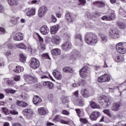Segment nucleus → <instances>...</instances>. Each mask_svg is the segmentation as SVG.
Returning <instances> with one entry per match:
<instances>
[{
  "label": "nucleus",
  "mask_w": 126,
  "mask_h": 126,
  "mask_svg": "<svg viewBox=\"0 0 126 126\" xmlns=\"http://www.w3.org/2000/svg\"><path fill=\"white\" fill-rule=\"evenodd\" d=\"M85 42L88 45H90L91 46L95 45V44L98 43V37L94 33H87L85 35Z\"/></svg>",
  "instance_id": "1"
},
{
  "label": "nucleus",
  "mask_w": 126,
  "mask_h": 126,
  "mask_svg": "<svg viewBox=\"0 0 126 126\" xmlns=\"http://www.w3.org/2000/svg\"><path fill=\"white\" fill-rule=\"evenodd\" d=\"M99 103L103 108H107L111 105V98L107 96H101L99 98Z\"/></svg>",
  "instance_id": "2"
},
{
  "label": "nucleus",
  "mask_w": 126,
  "mask_h": 126,
  "mask_svg": "<svg viewBox=\"0 0 126 126\" xmlns=\"http://www.w3.org/2000/svg\"><path fill=\"white\" fill-rule=\"evenodd\" d=\"M29 63L30 66L32 69H37L40 66V62L35 58H32Z\"/></svg>",
  "instance_id": "3"
},
{
  "label": "nucleus",
  "mask_w": 126,
  "mask_h": 126,
  "mask_svg": "<svg viewBox=\"0 0 126 126\" xmlns=\"http://www.w3.org/2000/svg\"><path fill=\"white\" fill-rule=\"evenodd\" d=\"M110 36L113 39H117L120 38L121 32L118 30V29H113L110 30Z\"/></svg>",
  "instance_id": "4"
},
{
  "label": "nucleus",
  "mask_w": 126,
  "mask_h": 126,
  "mask_svg": "<svg viewBox=\"0 0 126 126\" xmlns=\"http://www.w3.org/2000/svg\"><path fill=\"white\" fill-rule=\"evenodd\" d=\"M110 80H111V77L108 74H104L98 78V82L99 83H102V82H109Z\"/></svg>",
  "instance_id": "5"
},
{
  "label": "nucleus",
  "mask_w": 126,
  "mask_h": 126,
  "mask_svg": "<svg viewBox=\"0 0 126 126\" xmlns=\"http://www.w3.org/2000/svg\"><path fill=\"white\" fill-rule=\"evenodd\" d=\"M113 57L114 61L117 62V63H122V62L125 61V56L123 54L120 55L115 53L113 54Z\"/></svg>",
  "instance_id": "6"
},
{
  "label": "nucleus",
  "mask_w": 126,
  "mask_h": 126,
  "mask_svg": "<svg viewBox=\"0 0 126 126\" xmlns=\"http://www.w3.org/2000/svg\"><path fill=\"white\" fill-rule=\"evenodd\" d=\"M116 49L117 52L120 54H122V55L126 53V49L124 48V46H123V43L122 42L118 43L116 45Z\"/></svg>",
  "instance_id": "7"
},
{
  "label": "nucleus",
  "mask_w": 126,
  "mask_h": 126,
  "mask_svg": "<svg viewBox=\"0 0 126 126\" xmlns=\"http://www.w3.org/2000/svg\"><path fill=\"white\" fill-rule=\"evenodd\" d=\"M23 114L27 119L30 120L33 116V110L31 109H26L23 110Z\"/></svg>",
  "instance_id": "8"
},
{
  "label": "nucleus",
  "mask_w": 126,
  "mask_h": 126,
  "mask_svg": "<svg viewBox=\"0 0 126 126\" xmlns=\"http://www.w3.org/2000/svg\"><path fill=\"white\" fill-rule=\"evenodd\" d=\"M74 96L76 97L77 98V103L78 106H82L84 105V100L81 97H78V91H76L73 93Z\"/></svg>",
  "instance_id": "9"
},
{
  "label": "nucleus",
  "mask_w": 126,
  "mask_h": 126,
  "mask_svg": "<svg viewBox=\"0 0 126 126\" xmlns=\"http://www.w3.org/2000/svg\"><path fill=\"white\" fill-rule=\"evenodd\" d=\"M116 18V14L114 11H112L108 16H103L101 17L102 20H106L110 21Z\"/></svg>",
  "instance_id": "10"
},
{
  "label": "nucleus",
  "mask_w": 126,
  "mask_h": 126,
  "mask_svg": "<svg viewBox=\"0 0 126 126\" xmlns=\"http://www.w3.org/2000/svg\"><path fill=\"white\" fill-rule=\"evenodd\" d=\"M48 8L45 6H42L40 7L38 10V17H43V16L45 15L46 12H47Z\"/></svg>",
  "instance_id": "11"
},
{
  "label": "nucleus",
  "mask_w": 126,
  "mask_h": 126,
  "mask_svg": "<svg viewBox=\"0 0 126 126\" xmlns=\"http://www.w3.org/2000/svg\"><path fill=\"white\" fill-rule=\"evenodd\" d=\"M65 18L68 21V22H72L76 19V15L74 14H70V13L67 12L65 15Z\"/></svg>",
  "instance_id": "12"
},
{
  "label": "nucleus",
  "mask_w": 126,
  "mask_h": 126,
  "mask_svg": "<svg viewBox=\"0 0 126 126\" xmlns=\"http://www.w3.org/2000/svg\"><path fill=\"white\" fill-rule=\"evenodd\" d=\"M100 112L98 111H94L90 115V119L91 121H97V119L100 117Z\"/></svg>",
  "instance_id": "13"
},
{
  "label": "nucleus",
  "mask_w": 126,
  "mask_h": 126,
  "mask_svg": "<svg viewBox=\"0 0 126 126\" xmlns=\"http://www.w3.org/2000/svg\"><path fill=\"white\" fill-rule=\"evenodd\" d=\"M88 69V68L86 66L82 67V68L79 71L81 77L82 78H85L86 77H87Z\"/></svg>",
  "instance_id": "14"
},
{
  "label": "nucleus",
  "mask_w": 126,
  "mask_h": 126,
  "mask_svg": "<svg viewBox=\"0 0 126 126\" xmlns=\"http://www.w3.org/2000/svg\"><path fill=\"white\" fill-rule=\"evenodd\" d=\"M121 107H122V103L121 102L114 103L111 107V110L114 111V112H118V111H120Z\"/></svg>",
  "instance_id": "15"
},
{
  "label": "nucleus",
  "mask_w": 126,
  "mask_h": 126,
  "mask_svg": "<svg viewBox=\"0 0 126 126\" xmlns=\"http://www.w3.org/2000/svg\"><path fill=\"white\" fill-rule=\"evenodd\" d=\"M40 32L43 35H48L50 30L47 26H43L40 29Z\"/></svg>",
  "instance_id": "16"
},
{
  "label": "nucleus",
  "mask_w": 126,
  "mask_h": 126,
  "mask_svg": "<svg viewBox=\"0 0 126 126\" xmlns=\"http://www.w3.org/2000/svg\"><path fill=\"white\" fill-rule=\"evenodd\" d=\"M71 43L69 42H66L62 45V49L64 51H68L69 49H71Z\"/></svg>",
  "instance_id": "17"
},
{
  "label": "nucleus",
  "mask_w": 126,
  "mask_h": 126,
  "mask_svg": "<svg viewBox=\"0 0 126 126\" xmlns=\"http://www.w3.org/2000/svg\"><path fill=\"white\" fill-rule=\"evenodd\" d=\"M24 77L26 81H27L28 82L29 81H32V82H37V79L35 77L29 75H25Z\"/></svg>",
  "instance_id": "18"
},
{
  "label": "nucleus",
  "mask_w": 126,
  "mask_h": 126,
  "mask_svg": "<svg viewBox=\"0 0 126 126\" xmlns=\"http://www.w3.org/2000/svg\"><path fill=\"white\" fill-rule=\"evenodd\" d=\"M14 41H22L23 40V34L21 32H18L13 36Z\"/></svg>",
  "instance_id": "19"
},
{
  "label": "nucleus",
  "mask_w": 126,
  "mask_h": 126,
  "mask_svg": "<svg viewBox=\"0 0 126 126\" xmlns=\"http://www.w3.org/2000/svg\"><path fill=\"white\" fill-rule=\"evenodd\" d=\"M51 42L55 45H59L61 43V38L58 35H55L52 38Z\"/></svg>",
  "instance_id": "20"
},
{
  "label": "nucleus",
  "mask_w": 126,
  "mask_h": 126,
  "mask_svg": "<svg viewBox=\"0 0 126 126\" xmlns=\"http://www.w3.org/2000/svg\"><path fill=\"white\" fill-rule=\"evenodd\" d=\"M42 102V98L38 95H35L33 97V103L34 105H40Z\"/></svg>",
  "instance_id": "21"
},
{
  "label": "nucleus",
  "mask_w": 126,
  "mask_h": 126,
  "mask_svg": "<svg viewBox=\"0 0 126 126\" xmlns=\"http://www.w3.org/2000/svg\"><path fill=\"white\" fill-rule=\"evenodd\" d=\"M43 86H46L49 89H53L54 88V84L52 82H44L43 83Z\"/></svg>",
  "instance_id": "22"
},
{
  "label": "nucleus",
  "mask_w": 126,
  "mask_h": 126,
  "mask_svg": "<svg viewBox=\"0 0 126 126\" xmlns=\"http://www.w3.org/2000/svg\"><path fill=\"white\" fill-rule=\"evenodd\" d=\"M53 75L58 80H61V79H62V75H61V73H60L59 71L55 70L53 72Z\"/></svg>",
  "instance_id": "23"
},
{
  "label": "nucleus",
  "mask_w": 126,
  "mask_h": 126,
  "mask_svg": "<svg viewBox=\"0 0 126 126\" xmlns=\"http://www.w3.org/2000/svg\"><path fill=\"white\" fill-rule=\"evenodd\" d=\"M51 52L53 56H59L61 55V49L59 48L53 49Z\"/></svg>",
  "instance_id": "24"
},
{
  "label": "nucleus",
  "mask_w": 126,
  "mask_h": 126,
  "mask_svg": "<svg viewBox=\"0 0 126 126\" xmlns=\"http://www.w3.org/2000/svg\"><path fill=\"white\" fill-rule=\"evenodd\" d=\"M16 105H17V106H19L20 107H23L24 108L28 107V104L23 101L17 100Z\"/></svg>",
  "instance_id": "25"
},
{
  "label": "nucleus",
  "mask_w": 126,
  "mask_h": 126,
  "mask_svg": "<svg viewBox=\"0 0 126 126\" xmlns=\"http://www.w3.org/2000/svg\"><path fill=\"white\" fill-rule=\"evenodd\" d=\"M60 26L59 25H56L51 27L50 30V32L51 34H56L57 32H58V30H59V28Z\"/></svg>",
  "instance_id": "26"
},
{
  "label": "nucleus",
  "mask_w": 126,
  "mask_h": 126,
  "mask_svg": "<svg viewBox=\"0 0 126 126\" xmlns=\"http://www.w3.org/2000/svg\"><path fill=\"white\" fill-rule=\"evenodd\" d=\"M39 114L40 115H41L42 116H45V115H47L48 114V111L46 110L45 108L43 107H41L38 109V110Z\"/></svg>",
  "instance_id": "27"
},
{
  "label": "nucleus",
  "mask_w": 126,
  "mask_h": 126,
  "mask_svg": "<svg viewBox=\"0 0 126 126\" xmlns=\"http://www.w3.org/2000/svg\"><path fill=\"white\" fill-rule=\"evenodd\" d=\"M35 13L36 9L35 8H32L27 12V16H33V15H35Z\"/></svg>",
  "instance_id": "28"
},
{
  "label": "nucleus",
  "mask_w": 126,
  "mask_h": 126,
  "mask_svg": "<svg viewBox=\"0 0 126 126\" xmlns=\"http://www.w3.org/2000/svg\"><path fill=\"white\" fill-rule=\"evenodd\" d=\"M81 93L84 98H87V97H89V94L86 89L82 90Z\"/></svg>",
  "instance_id": "29"
},
{
  "label": "nucleus",
  "mask_w": 126,
  "mask_h": 126,
  "mask_svg": "<svg viewBox=\"0 0 126 126\" xmlns=\"http://www.w3.org/2000/svg\"><path fill=\"white\" fill-rule=\"evenodd\" d=\"M7 1L10 5H17L18 4V0H7Z\"/></svg>",
  "instance_id": "30"
},
{
  "label": "nucleus",
  "mask_w": 126,
  "mask_h": 126,
  "mask_svg": "<svg viewBox=\"0 0 126 126\" xmlns=\"http://www.w3.org/2000/svg\"><path fill=\"white\" fill-rule=\"evenodd\" d=\"M16 46L18 49H22L23 50H26V49H27V46H26L23 43H20L16 44Z\"/></svg>",
  "instance_id": "31"
},
{
  "label": "nucleus",
  "mask_w": 126,
  "mask_h": 126,
  "mask_svg": "<svg viewBox=\"0 0 126 126\" xmlns=\"http://www.w3.org/2000/svg\"><path fill=\"white\" fill-rule=\"evenodd\" d=\"M24 68L22 66H17L16 68L13 70V71L16 72V73H20L22 71H23Z\"/></svg>",
  "instance_id": "32"
},
{
  "label": "nucleus",
  "mask_w": 126,
  "mask_h": 126,
  "mask_svg": "<svg viewBox=\"0 0 126 126\" xmlns=\"http://www.w3.org/2000/svg\"><path fill=\"white\" fill-rule=\"evenodd\" d=\"M90 105L91 108H92L93 109H100V106L93 101H92L91 102Z\"/></svg>",
  "instance_id": "33"
},
{
  "label": "nucleus",
  "mask_w": 126,
  "mask_h": 126,
  "mask_svg": "<svg viewBox=\"0 0 126 126\" xmlns=\"http://www.w3.org/2000/svg\"><path fill=\"white\" fill-rule=\"evenodd\" d=\"M63 69L64 72L69 73V72H72L73 71V69L69 67H64V68H63Z\"/></svg>",
  "instance_id": "34"
},
{
  "label": "nucleus",
  "mask_w": 126,
  "mask_h": 126,
  "mask_svg": "<svg viewBox=\"0 0 126 126\" xmlns=\"http://www.w3.org/2000/svg\"><path fill=\"white\" fill-rule=\"evenodd\" d=\"M6 83L9 85L10 86H13L15 82L14 80H9L8 79H6Z\"/></svg>",
  "instance_id": "35"
},
{
  "label": "nucleus",
  "mask_w": 126,
  "mask_h": 126,
  "mask_svg": "<svg viewBox=\"0 0 126 126\" xmlns=\"http://www.w3.org/2000/svg\"><path fill=\"white\" fill-rule=\"evenodd\" d=\"M4 91L7 94H9V93H11V94H14V93L16 92V91L12 90L11 89H5Z\"/></svg>",
  "instance_id": "36"
},
{
  "label": "nucleus",
  "mask_w": 126,
  "mask_h": 126,
  "mask_svg": "<svg viewBox=\"0 0 126 126\" xmlns=\"http://www.w3.org/2000/svg\"><path fill=\"white\" fill-rule=\"evenodd\" d=\"M93 3L96 5H98L99 7H103V6H105V4L101 1H97L94 2Z\"/></svg>",
  "instance_id": "37"
},
{
  "label": "nucleus",
  "mask_w": 126,
  "mask_h": 126,
  "mask_svg": "<svg viewBox=\"0 0 126 126\" xmlns=\"http://www.w3.org/2000/svg\"><path fill=\"white\" fill-rule=\"evenodd\" d=\"M117 25L119 26V28H121V29H125L126 27V24L124 23H122L121 22H118Z\"/></svg>",
  "instance_id": "38"
},
{
  "label": "nucleus",
  "mask_w": 126,
  "mask_h": 126,
  "mask_svg": "<svg viewBox=\"0 0 126 126\" xmlns=\"http://www.w3.org/2000/svg\"><path fill=\"white\" fill-rule=\"evenodd\" d=\"M102 43H107L108 42V37L105 35H102L101 36Z\"/></svg>",
  "instance_id": "39"
},
{
  "label": "nucleus",
  "mask_w": 126,
  "mask_h": 126,
  "mask_svg": "<svg viewBox=\"0 0 126 126\" xmlns=\"http://www.w3.org/2000/svg\"><path fill=\"white\" fill-rule=\"evenodd\" d=\"M20 61L21 63H24L26 61V57L23 54H20Z\"/></svg>",
  "instance_id": "40"
},
{
  "label": "nucleus",
  "mask_w": 126,
  "mask_h": 126,
  "mask_svg": "<svg viewBox=\"0 0 126 126\" xmlns=\"http://www.w3.org/2000/svg\"><path fill=\"white\" fill-rule=\"evenodd\" d=\"M2 111L3 113V114H5V115H9L8 109H7V108H6V107L2 108Z\"/></svg>",
  "instance_id": "41"
},
{
  "label": "nucleus",
  "mask_w": 126,
  "mask_h": 126,
  "mask_svg": "<svg viewBox=\"0 0 126 126\" xmlns=\"http://www.w3.org/2000/svg\"><path fill=\"white\" fill-rule=\"evenodd\" d=\"M103 112V113H104V114H106V115H107V116H108V117H109L110 118L112 117V114H111V112H110V110L106 109V110H104Z\"/></svg>",
  "instance_id": "42"
},
{
  "label": "nucleus",
  "mask_w": 126,
  "mask_h": 126,
  "mask_svg": "<svg viewBox=\"0 0 126 126\" xmlns=\"http://www.w3.org/2000/svg\"><path fill=\"white\" fill-rule=\"evenodd\" d=\"M47 98L49 100V102H50V103H52V102H53V100H54V95H53V94H48Z\"/></svg>",
  "instance_id": "43"
},
{
  "label": "nucleus",
  "mask_w": 126,
  "mask_h": 126,
  "mask_svg": "<svg viewBox=\"0 0 126 126\" xmlns=\"http://www.w3.org/2000/svg\"><path fill=\"white\" fill-rule=\"evenodd\" d=\"M76 39H79L80 40L81 45H82V36L81 34H77L75 35Z\"/></svg>",
  "instance_id": "44"
},
{
  "label": "nucleus",
  "mask_w": 126,
  "mask_h": 126,
  "mask_svg": "<svg viewBox=\"0 0 126 126\" xmlns=\"http://www.w3.org/2000/svg\"><path fill=\"white\" fill-rule=\"evenodd\" d=\"M119 14H120V15L124 16L126 14V11H125L123 8H121L119 9Z\"/></svg>",
  "instance_id": "45"
},
{
  "label": "nucleus",
  "mask_w": 126,
  "mask_h": 126,
  "mask_svg": "<svg viewBox=\"0 0 126 126\" xmlns=\"http://www.w3.org/2000/svg\"><path fill=\"white\" fill-rule=\"evenodd\" d=\"M75 110L77 113L78 117H80V115H81V110L79 109H75Z\"/></svg>",
  "instance_id": "46"
},
{
  "label": "nucleus",
  "mask_w": 126,
  "mask_h": 126,
  "mask_svg": "<svg viewBox=\"0 0 126 126\" xmlns=\"http://www.w3.org/2000/svg\"><path fill=\"white\" fill-rule=\"evenodd\" d=\"M80 122H81V123H82V124H87L88 121H87V119L81 118L80 119Z\"/></svg>",
  "instance_id": "47"
},
{
  "label": "nucleus",
  "mask_w": 126,
  "mask_h": 126,
  "mask_svg": "<svg viewBox=\"0 0 126 126\" xmlns=\"http://www.w3.org/2000/svg\"><path fill=\"white\" fill-rule=\"evenodd\" d=\"M80 86V83H74L72 84V87H78V86Z\"/></svg>",
  "instance_id": "48"
},
{
  "label": "nucleus",
  "mask_w": 126,
  "mask_h": 126,
  "mask_svg": "<svg viewBox=\"0 0 126 126\" xmlns=\"http://www.w3.org/2000/svg\"><path fill=\"white\" fill-rule=\"evenodd\" d=\"M36 35L38 36V37L39 38V40L40 43H43V42H44V39H43V38L42 37H41L38 34V33H36Z\"/></svg>",
  "instance_id": "49"
},
{
  "label": "nucleus",
  "mask_w": 126,
  "mask_h": 126,
  "mask_svg": "<svg viewBox=\"0 0 126 126\" xmlns=\"http://www.w3.org/2000/svg\"><path fill=\"white\" fill-rule=\"evenodd\" d=\"M60 115L57 116L54 119L53 121H55V122H60L61 121V119H60Z\"/></svg>",
  "instance_id": "50"
},
{
  "label": "nucleus",
  "mask_w": 126,
  "mask_h": 126,
  "mask_svg": "<svg viewBox=\"0 0 126 126\" xmlns=\"http://www.w3.org/2000/svg\"><path fill=\"white\" fill-rule=\"evenodd\" d=\"M62 114L63 115H66L67 116H68L69 115V112L67 111V110H63L62 111Z\"/></svg>",
  "instance_id": "51"
},
{
  "label": "nucleus",
  "mask_w": 126,
  "mask_h": 126,
  "mask_svg": "<svg viewBox=\"0 0 126 126\" xmlns=\"http://www.w3.org/2000/svg\"><path fill=\"white\" fill-rule=\"evenodd\" d=\"M80 4H82V5H85V3H86V0H78Z\"/></svg>",
  "instance_id": "52"
},
{
  "label": "nucleus",
  "mask_w": 126,
  "mask_h": 126,
  "mask_svg": "<svg viewBox=\"0 0 126 126\" xmlns=\"http://www.w3.org/2000/svg\"><path fill=\"white\" fill-rule=\"evenodd\" d=\"M7 48L8 49H14V46L11 43H9L7 44Z\"/></svg>",
  "instance_id": "53"
},
{
  "label": "nucleus",
  "mask_w": 126,
  "mask_h": 126,
  "mask_svg": "<svg viewBox=\"0 0 126 126\" xmlns=\"http://www.w3.org/2000/svg\"><path fill=\"white\" fill-rule=\"evenodd\" d=\"M14 80H15V81H19V80H20V76H15L14 78Z\"/></svg>",
  "instance_id": "54"
},
{
  "label": "nucleus",
  "mask_w": 126,
  "mask_h": 126,
  "mask_svg": "<svg viewBox=\"0 0 126 126\" xmlns=\"http://www.w3.org/2000/svg\"><path fill=\"white\" fill-rule=\"evenodd\" d=\"M60 122L61 124H64L65 125H68V122H67V121H65L63 120L60 119Z\"/></svg>",
  "instance_id": "55"
},
{
  "label": "nucleus",
  "mask_w": 126,
  "mask_h": 126,
  "mask_svg": "<svg viewBox=\"0 0 126 126\" xmlns=\"http://www.w3.org/2000/svg\"><path fill=\"white\" fill-rule=\"evenodd\" d=\"M5 32V30L3 28L0 27V34H2Z\"/></svg>",
  "instance_id": "56"
},
{
  "label": "nucleus",
  "mask_w": 126,
  "mask_h": 126,
  "mask_svg": "<svg viewBox=\"0 0 126 126\" xmlns=\"http://www.w3.org/2000/svg\"><path fill=\"white\" fill-rule=\"evenodd\" d=\"M40 47L42 50H45V44H43V42H40Z\"/></svg>",
  "instance_id": "57"
},
{
  "label": "nucleus",
  "mask_w": 126,
  "mask_h": 126,
  "mask_svg": "<svg viewBox=\"0 0 126 126\" xmlns=\"http://www.w3.org/2000/svg\"><path fill=\"white\" fill-rule=\"evenodd\" d=\"M4 10V8L1 4L0 3V12H2Z\"/></svg>",
  "instance_id": "58"
},
{
  "label": "nucleus",
  "mask_w": 126,
  "mask_h": 126,
  "mask_svg": "<svg viewBox=\"0 0 126 126\" xmlns=\"http://www.w3.org/2000/svg\"><path fill=\"white\" fill-rule=\"evenodd\" d=\"M10 113L12 114V115H18V112L15 110L11 111Z\"/></svg>",
  "instance_id": "59"
},
{
  "label": "nucleus",
  "mask_w": 126,
  "mask_h": 126,
  "mask_svg": "<svg viewBox=\"0 0 126 126\" xmlns=\"http://www.w3.org/2000/svg\"><path fill=\"white\" fill-rule=\"evenodd\" d=\"M70 60H71L72 61H75V60H76V58L75 57V56L74 55H71Z\"/></svg>",
  "instance_id": "60"
},
{
  "label": "nucleus",
  "mask_w": 126,
  "mask_h": 126,
  "mask_svg": "<svg viewBox=\"0 0 126 126\" xmlns=\"http://www.w3.org/2000/svg\"><path fill=\"white\" fill-rule=\"evenodd\" d=\"M62 101L63 104H65L67 102V100H66V98H63L62 99Z\"/></svg>",
  "instance_id": "61"
},
{
  "label": "nucleus",
  "mask_w": 126,
  "mask_h": 126,
  "mask_svg": "<svg viewBox=\"0 0 126 126\" xmlns=\"http://www.w3.org/2000/svg\"><path fill=\"white\" fill-rule=\"evenodd\" d=\"M61 86H62V84L57 83V87L58 89H59V90L61 89Z\"/></svg>",
  "instance_id": "62"
},
{
  "label": "nucleus",
  "mask_w": 126,
  "mask_h": 126,
  "mask_svg": "<svg viewBox=\"0 0 126 126\" xmlns=\"http://www.w3.org/2000/svg\"><path fill=\"white\" fill-rule=\"evenodd\" d=\"M5 56H8L11 55V52L7 51L5 53Z\"/></svg>",
  "instance_id": "63"
},
{
  "label": "nucleus",
  "mask_w": 126,
  "mask_h": 126,
  "mask_svg": "<svg viewBox=\"0 0 126 126\" xmlns=\"http://www.w3.org/2000/svg\"><path fill=\"white\" fill-rule=\"evenodd\" d=\"M52 21L53 22H56V21H57V18H56L55 17V16H52Z\"/></svg>",
  "instance_id": "64"
}]
</instances>
